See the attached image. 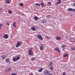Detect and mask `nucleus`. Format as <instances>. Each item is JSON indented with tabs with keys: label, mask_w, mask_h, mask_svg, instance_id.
Returning <instances> with one entry per match:
<instances>
[{
	"label": "nucleus",
	"mask_w": 75,
	"mask_h": 75,
	"mask_svg": "<svg viewBox=\"0 0 75 75\" xmlns=\"http://www.w3.org/2000/svg\"><path fill=\"white\" fill-rule=\"evenodd\" d=\"M69 56V55L68 54H65L64 55V57H68Z\"/></svg>",
	"instance_id": "aec40b11"
},
{
	"label": "nucleus",
	"mask_w": 75,
	"mask_h": 75,
	"mask_svg": "<svg viewBox=\"0 0 75 75\" xmlns=\"http://www.w3.org/2000/svg\"><path fill=\"white\" fill-rule=\"evenodd\" d=\"M19 5H20V6H24L23 4L21 3H20L19 4Z\"/></svg>",
	"instance_id": "4be33fe9"
},
{
	"label": "nucleus",
	"mask_w": 75,
	"mask_h": 75,
	"mask_svg": "<svg viewBox=\"0 0 75 75\" xmlns=\"http://www.w3.org/2000/svg\"><path fill=\"white\" fill-rule=\"evenodd\" d=\"M35 5L36 6H40V4H35Z\"/></svg>",
	"instance_id": "393cba45"
},
{
	"label": "nucleus",
	"mask_w": 75,
	"mask_h": 75,
	"mask_svg": "<svg viewBox=\"0 0 75 75\" xmlns=\"http://www.w3.org/2000/svg\"><path fill=\"white\" fill-rule=\"evenodd\" d=\"M61 1H58L57 2V3L55 4V5L56 6L57 5V4H61Z\"/></svg>",
	"instance_id": "ddd939ff"
},
{
	"label": "nucleus",
	"mask_w": 75,
	"mask_h": 75,
	"mask_svg": "<svg viewBox=\"0 0 75 75\" xmlns=\"http://www.w3.org/2000/svg\"><path fill=\"white\" fill-rule=\"evenodd\" d=\"M1 57L3 59H4L6 58V57Z\"/></svg>",
	"instance_id": "c756f323"
},
{
	"label": "nucleus",
	"mask_w": 75,
	"mask_h": 75,
	"mask_svg": "<svg viewBox=\"0 0 75 75\" xmlns=\"http://www.w3.org/2000/svg\"><path fill=\"white\" fill-rule=\"evenodd\" d=\"M3 38L5 39H7L8 38V36L6 34H4L3 35Z\"/></svg>",
	"instance_id": "39448f33"
},
{
	"label": "nucleus",
	"mask_w": 75,
	"mask_h": 75,
	"mask_svg": "<svg viewBox=\"0 0 75 75\" xmlns=\"http://www.w3.org/2000/svg\"><path fill=\"white\" fill-rule=\"evenodd\" d=\"M46 38L47 39H50V37L48 36H47Z\"/></svg>",
	"instance_id": "72a5a7b5"
},
{
	"label": "nucleus",
	"mask_w": 75,
	"mask_h": 75,
	"mask_svg": "<svg viewBox=\"0 0 75 75\" xmlns=\"http://www.w3.org/2000/svg\"><path fill=\"white\" fill-rule=\"evenodd\" d=\"M13 27H15V28H16V25L15 22H14L13 23Z\"/></svg>",
	"instance_id": "6ab92c4d"
},
{
	"label": "nucleus",
	"mask_w": 75,
	"mask_h": 75,
	"mask_svg": "<svg viewBox=\"0 0 75 75\" xmlns=\"http://www.w3.org/2000/svg\"><path fill=\"white\" fill-rule=\"evenodd\" d=\"M6 1V2L7 4H9V3H10V2L9 0H5Z\"/></svg>",
	"instance_id": "2eb2a0df"
},
{
	"label": "nucleus",
	"mask_w": 75,
	"mask_h": 75,
	"mask_svg": "<svg viewBox=\"0 0 75 75\" xmlns=\"http://www.w3.org/2000/svg\"><path fill=\"white\" fill-rule=\"evenodd\" d=\"M67 47V45H63L62 46V48L63 50H64V48H65V47Z\"/></svg>",
	"instance_id": "9d476101"
},
{
	"label": "nucleus",
	"mask_w": 75,
	"mask_h": 75,
	"mask_svg": "<svg viewBox=\"0 0 75 75\" xmlns=\"http://www.w3.org/2000/svg\"><path fill=\"white\" fill-rule=\"evenodd\" d=\"M8 71H11V68H8Z\"/></svg>",
	"instance_id": "7c9ffc66"
},
{
	"label": "nucleus",
	"mask_w": 75,
	"mask_h": 75,
	"mask_svg": "<svg viewBox=\"0 0 75 75\" xmlns=\"http://www.w3.org/2000/svg\"><path fill=\"white\" fill-rule=\"evenodd\" d=\"M20 59V57H17L16 58H15L14 57H13V61L14 62H16V61H18V60H19Z\"/></svg>",
	"instance_id": "f03ea898"
},
{
	"label": "nucleus",
	"mask_w": 75,
	"mask_h": 75,
	"mask_svg": "<svg viewBox=\"0 0 75 75\" xmlns=\"http://www.w3.org/2000/svg\"><path fill=\"white\" fill-rule=\"evenodd\" d=\"M63 75H65L66 74H65V72H64L63 73Z\"/></svg>",
	"instance_id": "c9c22d12"
},
{
	"label": "nucleus",
	"mask_w": 75,
	"mask_h": 75,
	"mask_svg": "<svg viewBox=\"0 0 75 75\" xmlns=\"http://www.w3.org/2000/svg\"><path fill=\"white\" fill-rule=\"evenodd\" d=\"M52 64V62H51L49 64V66H51Z\"/></svg>",
	"instance_id": "5701e85b"
},
{
	"label": "nucleus",
	"mask_w": 75,
	"mask_h": 75,
	"mask_svg": "<svg viewBox=\"0 0 75 75\" xmlns=\"http://www.w3.org/2000/svg\"><path fill=\"white\" fill-rule=\"evenodd\" d=\"M74 60H75V58L74 59Z\"/></svg>",
	"instance_id": "ea45409f"
},
{
	"label": "nucleus",
	"mask_w": 75,
	"mask_h": 75,
	"mask_svg": "<svg viewBox=\"0 0 75 75\" xmlns=\"http://www.w3.org/2000/svg\"><path fill=\"white\" fill-rule=\"evenodd\" d=\"M21 44V43L20 41H18L17 42L16 45V47L18 48L19 47H20Z\"/></svg>",
	"instance_id": "7ed1b4c3"
},
{
	"label": "nucleus",
	"mask_w": 75,
	"mask_h": 75,
	"mask_svg": "<svg viewBox=\"0 0 75 75\" xmlns=\"http://www.w3.org/2000/svg\"><path fill=\"white\" fill-rule=\"evenodd\" d=\"M42 70H43L42 68H40V69L38 71L39 72H41L42 71Z\"/></svg>",
	"instance_id": "4468645a"
},
{
	"label": "nucleus",
	"mask_w": 75,
	"mask_h": 75,
	"mask_svg": "<svg viewBox=\"0 0 75 75\" xmlns=\"http://www.w3.org/2000/svg\"><path fill=\"white\" fill-rule=\"evenodd\" d=\"M71 50L73 51H75V47H73L72 48H71Z\"/></svg>",
	"instance_id": "bb28decb"
},
{
	"label": "nucleus",
	"mask_w": 75,
	"mask_h": 75,
	"mask_svg": "<svg viewBox=\"0 0 75 75\" xmlns=\"http://www.w3.org/2000/svg\"><path fill=\"white\" fill-rule=\"evenodd\" d=\"M8 13L10 14H11V11H8Z\"/></svg>",
	"instance_id": "f704fd0d"
},
{
	"label": "nucleus",
	"mask_w": 75,
	"mask_h": 75,
	"mask_svg": "<svg viewBox=\"0 0 75 75\" xmlns=\"http://www.w3.org/2000/svg\"><path fill=\"white\" fill-rule=\"evenodd\" d=\"M6 61L7 62H9V59L7 58L6 59Z\"/></svg>",
	"instance_id": "412c9836"
},
{
	"label": "nucleus",
	"mask_w": 75,
	"mask_h": 75,
	"mask_svg": "<svg viewBox=\"0 0 75 75\" xmlns=\"http://www.w3.org/2000/svg\"><path fill=\"white\" fill-rule=\"evenodd\" d=\"M68 11H73V9L71 8H69L67 9Z\"/></svg>",
	"instance_id": "f8f14e48"
},
{
	"label": "nucleus",
	"mask_w": 75,
	"mask_h": 75,
	"mask_svg": "<svg viewBox=\"0 0 75 75\" xmlns=\"http://www.w3.org/2000/svg\"><path fill=\"white\" fill-rule=\"evenodd\" d=\"M48 5H49V6H50L51 4V2H49V3H48Z\"/></svg>",
	"instance_id": "c85d7f7f"
},
{
	"label": "nucleus",
	"mask_w": 75,
	"mask_h": 75,
	"mask_svg": "<svg viewBox=\"0 0 75 75\" xmlns=\"http://www.w3.org/2000/svg\"><path fill=\"white\" fill-rule=\"evenodd\" d=\"M34 19L36 21L38 20V18L37 16H35L34 17Z\"/></svg>",
	"instance_id": "a211bd4d"
},
{
	"label": "nucleus",
	"mask_w": 75,
	"mask_h": 75,
	"mask_svg": "<svg viewBox=\"0 0 75 75\" xmlns=\"http://www.w3.org/2000/svg\"><path fill=\"white\" fill-rule=\"evenodd\" d=\"M54 50H55V51H57L59 53H60V52H61L60 50H59V49L57 47H56L54 48Z\"/></svg>",
	"instance_id": "423d86ee"
},
{
	"label": "nucleus",
	"mask_w": 75,
	"mask_h": 75,
	"mask_svg": "<svg viewBox=\"0 0 75 75\" xmlns=\"http://www.w3.org/2000/svg\"><path fill=\"white\" fill-rule=\"evenodd\" d=\"M6 24L8 26H9L10 25V23H7Z\"/></svg>",
	"instance_id": "473e14b6"
},
{
	"label": "nucleus",
	"mask_w": 75,
	"mask_h": 75,
	"mask_svg": "<svg viewBox=\"0 0 75 75\" xmlns=\"http://www.w3.org/2000/svg\"><path fill=\"white\" fill-rule=\"evenodd\" d=\"M31 29L33 31H35L36 30L35 28L34 27H32L31 28Z\"/></svg>",
	"instance_id": "9b49d317"
},
{
	"label": "nucleus",
	"mask_w": 75,
	"mask_h": 75,
	"mask_svg": "<svg viewBox=\"0 0 75 75\" xmlns=\"http://www.w3.org/2000/svg\"><path fill=\"white\" fill-rule=\"evenodd\" d=\"M2 26H3V24H0V30H1V27H2Z\"/></svg>",
	"instance_id": "2f4dec72"
},
{
	"label": "nucleus",
	"mask_w": 75,
	"mask_h": 75,
	"mask_svg": "<svg viewBox=\"0 0 75 75\" xmlns=\"http://www.w3.org/2000/svg\"><path fill=\"white\" fill-rule=\"evenodd\" d=\"M56 39L57 40H58L59 41H60L61 39V38L59 36H57L56 37Z\"/></svg>",
	"instance_id": "0eeeda50"
},
{
	"label": "nucleus",
	"mask_w": 75,
	"mask_h": 75,
	"mask_svg": "<svg viewBox=\"0 0 75 75\" xmlns=\"http://www.w3.org/2000/svg\"><path fill=\"white\" fill-rule=\"evenodd\" d=\"M53 68H54L53 67L51 66L50 67V70H52V69H53Z\"/></svg>",
	"instance_id": "a878e982"
},
{
	"label": "nucleus",
	"mask_w": 75,
	"mask_h": 75,
	"mask_svg": "<svg viewBox=\"0 0 75 75\" xmlns=\"http://www.w3.org/2000/svg\"><path fill=\"white\" fill-rule=\"evenodd\" d=\"M31 61H33V60H35V58H32L31 59Z\"/></svg>",
	"instance_id": "cd10ccee"
},
{
	"label": "nucleus",
	"mask_w": 75,
	"mask_h": 75,
	"mask_svg": "<svg viewBox=\"0 0 75 75\" xmlns=\"http://www.w3.org/2000/svg\"><path fill=\"white\" fill-rule=\"evenodd\" d=\"M11 75H17V74H12Z\"/></svg>",
	"instance_id": "e433bc0d"
},
{
	"label": "nucleus",
	"mask_w": 75,
	"mask_h": 75,
	"mask_svg": "<svg viewBox=\"0 0 75 75\" xmlns=\"http://www.w3.org/2000/svg\"><path fill=\"white\" fill-rule=\"evenodd\" d=\"M32 50H33V48H30L28 50V53L29 55H33V52L32 51Z\"/></svg>",
	"instance_id": "f257e3e1"
},
{
	"label": "nucleus",
	"mask_w": 75,
	"mask_h": 75,
	"mask_svg": "<svg viewBox=\"0 0 75 75\" xmlns=\"http://www.w3.org/2000/svg\"><path fill=\"white\" fill-rule=\"evenodd\" d=\"M37 37L38 39H40V40H42V38L41 36V35H37Z\"/></svg>",
	"instance_id": "20e7f679"
},
{
	"label": "nucleus",
	"mask_w": 75,
	"mask_h": 75,
	"mask_svg": "<svg viewBox=\"0 0 75 75\" xmlns=\"http://www.w3.org/2000/svg\"><path fill=\"white\" fill-rule=\"evenodd\" d=\"M40 4H41L42 6V7H45V5H44V2H42V3H41Z\"/></svg>",
	"instance_id": "dca6fc26"
},
{
	"label": "nucleus",
	"mask_w": 75,
	"mask_h": 75,
	"mask_svg": "<svg viewBox=\"0 0 75 75\" xmlns=\"http://www.w3.org/2000/svg\"><path fill=\"white\" fill-rule=\"evenodd\" d=\"M50 17H51V15H47L46 16V18H50Z\"/></svg>",
	"instance_id": "b1692460"
},
{
	"label": "nucleus",
	"mask_w": 75,
	"mask_h": 75,
	"mask_svg": "<svg viewBox=\"0 0 75 75\" xmlns=\"http://www.w3.org/2000/svg\"><path fill=\"white\" fill-rule=\"evenodd\" d=\"M73 10L74 11H75V9H73Z\"/></svg>",
	"instance_id": "4c0bfd02"
},
{
	"label": "nucleus",
	"mask_w": 75,
	"mask_h": 75,
	"mask_svg": "<svg viewBox=\"0 0 75 75\" xmlns=\"http://www.w3.org/2000/svg\"><path fill=\"white\" fill-rule=\"evenodd\" d=\"M58 0V1H61L62 0Z\"/></svg>",
	"instance_id": "58836bf2"
},
{
	"label": "nucleus",
	"mask_w": 75,
	"mask_h": 75,
	"mask_svg": "<svg viewBox=\"0 0 75 75\" xmlns=\"http://www.w3.org/2000/svg\"><path fill=\"white\" fill-rule=\"evenodd\" d=\"M40 49L41 51H42L44 49V47L42 45L40 46Z\"/></svg>",
	"instance_id": "1a4fd4ad"
},
{
	"label": "nucleus",
	"mask_w": 75,
	"mask_h": 75,
	"mask_svg": "<svg viewBox=\"0 0 75 75\" xmlns=\"http://www.w3.org/2000/svg\"><path fill=\"white\" fill-rule=\"evenodd\" d=\"M44 74L45 75H48L49 74V72L48 71H44Z\"/></svg>",
	"instance_id": "6e6552de"
},
{
	"label": "nucleus",
	"mask_w": 75,
	"mask_h": 75,
	"mask_svg": "<svg viewBox=\"0 0 75 75\" xmlns=\"http://www.w3.org/2000/svg\"><path fill=\"white\" fill-rule=\"evenodd\" d=\"M41 21L42 23H46L47 22V21L45 20H42Z\"/></svg>",
	"instance_id": "f3484780"
}]
</instances>
